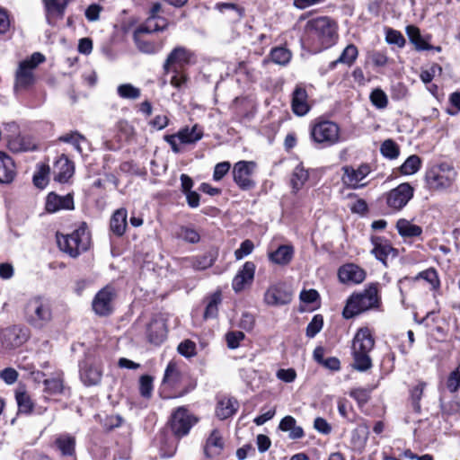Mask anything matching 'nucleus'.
<instances>
[{
	"label": "nucleus",
	"mask_w": 460,
	"mask_h": 460,
	"mask_svg": "<svg viewBox=\"0 0 460 460\" xmlns=\"http://www.w3.org/2000/svg\"><path fill=\"white\" fill-rule=\"evenodd\" d=\"M305 31L315 52L333 46L339 37L337 23L327 16L309 20L305 25Z\"/></svg>",
	"instance_id": "f257e3e1"
},
{
	"label": "nucleus",
	"mask_w": 460,
	"mask_h": 460,
	"mask_svg": "<svg viewBox=\"0 0 460 460\" xmlns=\"http://www.w3.org/2000/svg\"><path fill=\"white\" fill-rule=\"evenodd\" d=\"M375 339L367 327L360 328L352 341V367L358 372H366L372 367L370 352L374 349Z\"/></svg>",
	"instance_id": "f03ea898"
},
{
	"label": "nucleus",
	"mask_w": 460,
	"mask_h": 460,
	"mask_svg": "<svg viewBox=\"0 0 460 460\" xmlns=\"http://www.w3.org/2000/svg\"><path fill=\"white\" fill-rule=\"evenodd\" d=\"M377 284H371L363 292L352 295L343 310V316L347 319L367 310L377 307L379 305Z\"/></svg>",
	"instance_id": "7ed1b4c3"
},
{
	"label": "nucleus",
	"mask_w": 460,
	"mask_h": 460,
	"mask_svg": "<svg viewBox=\"0 0 460 460\" xmlns=\"http://www.w3.org/2000/svg\"><path fill=\"white\" fill-rule=\"evenodd\" d=\"M59 248L71 257H77L88 250L91 244V236L86 224L83 223L77 229L69 234L57 235Z\"/></svg>",
	"instance_id": "20e7f679"
},
{
	"label": "nucleus",
	"mask_w": 460,
	"mask_h": 460,
	"mask_svg": "<svg viewBox=\"0 0 460 460\" xmlns=\"http://www.w3.org/2000/svg\"><path fill=\"white\" fill-rule=\"evenodd\" d=\"M26 322L34 328L41 329L52 319L50 303L42 296L31 298L24 308Z\"/></svg>",
	"instance_id": "39448f33"
},
{
	"label": "nucleus",
	"mask_w": 460,
	"mask_h": 460,
	"mask_svg": "<svg viewBox=\"0 0 460 460\" xmlns=\"http://www.w3.org/2000/svg\"><path fill=\"white\" fill-rule=\"evenodd\" d=\"M45 61V57L40 52H34L30 58L19 63L15 72L14 90L26 89L34 84V69Z\"/></svg>",
	"instance_id": "423d86ee"
},
{
	"label": "nucleus",
	"mask_w": 460,
	"mask_h": 460,
	"mask_svg": "<svg viewBox=\"0 0 460 460\" xmlns=\"http://www.w3.org/2000/svg\"><path fill=\"white\" fill-rule=\"evenodd\" d=\"M456 178L455 168L442 163L432 166L426 173V181L433 189H446L452 185Z\"/></svg>",
	"instance_id": "0eeeda50"
},
{
	"label": "nucleus",
	"mask_w": 460,
	"mask_h": 460,
	"mask_svg": "<svg viewBox=\"0 0 460 460\" xmlns=\"http://www.w3.org/2000/svg\"><path fill=\"white\" fill-rule=\"evenodd\" d=\"M414 189L408 183H401L385 194L387 207L393 211H400L413 198Z\"/></svg>",
	"instance_id": "6e6552de"
},
{
	"label": "nucleus",
	"mask_w": 460,
	"mask_h": 460,
	"mask_svg": "<svg viewBox=\"0 0 460 460\" xmlns=\"http://www.w3.org/2000/svg\"><path fill=\"white\" fill-rule=\"evenodd\" d=\"M342 183L349 189L358 190L365 187L367 182L363 181L371 172L372 169L368 164H361L358 168L350 165L342 167Z\"/></svg>",
	"instance_id": "1a4fd4ad"
},
{
	"label": "nucleus",
	"mask_w": 460,
	"mask_h": 460,
	"mask_svg": "<svg viewBox=\"0 0 460 460\" xmlns=\"http://www.w3.org/2000/svg\"><path fill=\"white\" fill-rule=\"evenodd\" d=\"M293 293L283 282L271 284L265 291L263 301L270 306H282L292 301Z\"/></svg>",
	"instance_id": "9d476101"
},
{
	"label": "nucleus",
	"mask_w": 460,
	"mask_h": 460,
	"mask_svg": "<svg viewBox=\"0 0 460 460\" xmlns=\"http://www.w3.org/2000/svg\"><path fill=\"white\" fill-rule=\"evenodd\" d=\"M311 135L315 142L332 146L339 141L340 128L332 121H320L313 126Z\"/></svg>",
	"instance_id": "9b49d317"
},
{
	"label": "nucleus",
	"mask_w": 460,
	"mask_h": 460,
	"mask_svg": "<svg viewBox=\"0 0 460 460\" xmlns=\"http://www.w3.org/2000/svg\"><path fill=\"white\" fill-rule=\"evenodd\" d=\"M256 164L252 161H239L233 167V178L237 186L243 190H251L255 186L252 179Z\"/></svg>",
	"instance_id": "f8f14e48"
},
{
	"label": "nucleus",
	"mask_w": 460,
	"mask_h": 460,
	"mask_svg": "<svg viewBox=\"0 0 460 460\" xmlns=\"http://www.w3.org/2000/svg\"><path fill=\"white\" fill-rule=\"evenodd\" d=\"M116 291L111 286L102 288L94 296L92 306L94 313L100 316H107L113 311V302Z\"/></svg>",
	"instance_id": "ddd939ff"
},
{
	"label": "nucleus",
	"mask_w": 460,
	"mask_h": 460,
	"mask_svg": "<svg viewBox=\"0 0 460 460\" xmlns=\"http://www.w3.org/2000/svg\"><path fill=\"white\" fill-rule=\"evenodd\" d=\"M196 421L197 420L185 408L180 407L172 414V431L178 438L186 436Z\"/></svg>",
	"instance_id": "4468645a"
},
{
	"label": "nucleus",
	"mask_w": 460,
	"mask_h": 460,
	"mask_svg": "<svg viewBox=\"0 0 460 460\" xmlns=\"http://www.w3.org/2000/svg\"><path fill=\"white\" fill-rule=\"evenodd\" d=\"M193 57L194 54L190 49L182 46L175 47L167 56L163 69L165 74H168L173 66L182 67L189 65Z\"/></svg>",
	"instance_id": "2eb2a0df"
},
{
	"label": "nucleus",
	"mask_w": 460,
	"mask_h": 460,
	"mask_svg": "<svg viewBox=\"0 0 460 460\" xmlns=\"http://www.w3.org/2000/svg\"><path fill=\"white\" fill-rule=\"evenodd\" d=\"M256 266L252 261H246L234 276L232 288L238 293L252 283Z\"/></svg>",
	"instance_id": "dca6fc26"
},
{
	"label": "nucleus",
	"mask_w": 460,
	"mask_h": 460,
	"mask_svg": "<svg viewBox=\"0 0 460 460\" xmlns=\"http://www.w3.org/2000/svg\"><path fill=\"white\" fill-rule=\"evenodd\" d=\"M371 243L373 245L371 253L385 265L386 264V260L389 256H397V250L393 248L390 243L384 237L372 236Z\"/></svg>",
	"instance_id": "f3484780"
},
{
	"label": "nucleus",
	"mask_w": 460,
	"mask_h": 460,
	"mask_svg": "<svg viewBox=\"0 0 460 460\" xmlns=\"http://www.w3.org/2000/svg\"><path fill=\"white\" fill-rule=\"evenodd\" d=\"M75 172V165L65 155H62L53 165L54 180L66 182Z\"/></svg>",
	"instance_id": "a211bd4d"
},
{
	"label": "nucleus",
	"mask_w": 460,
	"mask_h": 460,
	"mask_svg": "<svg viewBox=\"0 0 460 460\" xmlns=\"http://www.w3.org/2000/svg\"><path fill=\"white\" fill-rule=\"evenodd\" d=\"M45 207L49 213H55L60 209H74L73 196L71 194L59 196L51 192L47 196Z\"/></svg>",
	"instance_id": "6ab92c4d"
},
{
	"label": "nucleus",
	"mask_w": 460,
	"mask_h": 460,
	"mask_svg": "<svg viewBox=\"0 0 460 460\" xmlns=\"http://www.w3.org/2000/svg\"><path fill=\"white\" fill-rule=\"evenodd\" d=\"M338 276L342 283H361L366 278V272L356 264L349 263L340 268Z\"/></svg>",
	"instance_id": "aec40b11"
},
{
	"label": "nucleus",
	"mask_w": 460,
	"mask_h": 460,
	"mask_svg": "<svg viewBox=\"0 0 460 460\" xmlns=\"http://www.w3.org/2000/svg\"><path fill=\"white\" fill-rule=\"evenodd\" d=\"M145 33V31L137 28L134 31L133 40L137 46V49L140 52L147 55H154L158 53L164 47L163 43L146 40L144 38Z\"/></svg>",
	"instance_id": "412c9836"
},
{
	"label": "nucleus",
	"mask_w": 460,
	"mask_h": 460,
	"mask_svg": "<svg viewBox=\"0 0 460 460\" xmlns=\"http://www.w3.org/2000/svg\"><path fill=\"white\" fill-rule=\"evenodd\" d=\"M291 106L293 112L297 116H304L309 111L308 95L305 89L302 86L295 88L292 94Z\"/></svg>",
	"instance_id": "4be33fe9"
},
{
	"label": "nucleus",
	"mask_w": 460,
	"mask_h": 460,
	"mask_svg": "<svg viewBox=\"0 0 460 460\" xmlns=\"http://www.w3.org/2000/svg\"><path fill=\"white\" fill-rule=\"evenodd\" d=\"M8 147L12 152L19 153L35 150L37 145L32 137L17 135L9 140Z\"/></svg>",
	"instance_id": "5701e85b"
},
{
	"label": "nucleus",
	"mask_w": 460,
	"mask_h": 460,
	"mask_svg": "<svg viewBox=\"0 0 460 460\" xmlns=\"http://www.w3.org/2000/svg\"><path fill=\"white\" fill-rule=\"evenodd\" d=\"M102 372L97 366L84 363L80 369V378L85 385H96L101 382Z\"/></svg>",
	"instance_id": "b1692460"
},
{
	"label": "nucleus",
	"mask_w": 460,
	"mask_h": 460,
	"mask_svg": "<svg viewBox=\"0 0 460 460\" xmlns=\"http://www.w3.org/2000/svg\"><path fill=\"white\" fill-rule=\"evenodd\" d=\"M224 448V440L220 431L213 429L208 436L205 445V454L208 457L218 456Z\"/></svg>",
	"instance_id": "393cba45"
},
{
	"label": "nucleus",
	"mask_w": 460,
	"mask_h": 460,
	"mask_svg": "<svg viewBox=\"0 0 460 460\" xmlns=\"http://www.w3.org/2000/svg\"><path fill=\"white\" fill-rule=\"evenodd\" d=\"M15 176V166L13 159L0 151V182L10 183Z\"/></svg>",
	"instance_id": "a878e982"
},
{
	"label": "nucleus",
	"mask_w": 460,
	"mask_h": 460,
	"mask_svg": "<svg viewBox=\"0 0 460 460\" xmlns=\"http://www.w3.org/2000/svg\"><path fill=\"white\" fill-rule=\"evenodd\" d=\"M239 407L238 402L234 398L224 397L217 402L216 408L217 417L226 420L233 416Z\"/></svg>",
	"instance_id": "bb28decb"
},
{
	"label": "nucleus",
	"mask_w": 460,
	"mask_h": 460,
	"mask_svg": "<svg viewBox=\"0 0 460 460\" xmlns=\"http://www.w3.org/2000/svg\"><path fill=\"white\" fill-rule=\"evenodd\" d=\"M167 335L165 324L162 321L155 320L150 323L147 329L148 340L155 345L161 344Z\"/></svg>",
	"instance_id": "cd10ccee"
},
{
	"label": "nucleus",
	"mask_w": 460,
	"mask_h": 460,
	"mask_svg": "<svg viewBox=\"0 0 460 460\" xmlns=\"http://www.w3.org/2000/svg\"><path fill=\"white\" fill-rule=\"evenodd\" d=\"M128 212L121 208L117 209L111 218V230L118 236L124 234L127 228Z\"/></svg>",
	"instance_id": "c85d7f7f"
},
{
	"label": "nucleus",
	"mask_w": 460,
	"mask_h": 460,
	"mask_svg": "<svg viewBox=\"0 0 460 460\" xmlns=\"http://www.w3.org/2000/svg\"><path fill=\"white\" fill-rule=\"evenodd\" d=\"M294 255V249L291 245H280L276 251L269 253L271 262L278 265L288 264Z\"/></svg>",
	"instance_id": "c756f323"
},
{
	"label": "nucleus",
	"mask_w": 460,
	"mask_h": 460,
	"mask_svg": "<svg viewBox=\"0 0 460 460\" xmlns=\"http://www.w3.org/2000/svg\"><path fill=\"white\" fill-rule=\"evenodd\" d=\"M184 378L175 361H170L164 371L163 383L171 387H176Z\"/></svg>",
	"instance_id": "7c9ffc66"
},
{
	"label": "nucleus",
	"mask_w": 460,
	"mask_h": 460,
	"mask_svg": "<svg viewBox=\"0 0 460 460\" xmlns=\"http://www.w3.org/2000/svg\"><path fill=\"white\" fill-rule=\"evenodd\" d=\"M358 55V48L354 44H349L341 52L340 57L329 64L331 70L334 69L338 64L352 66Z\"/></svg>",
	"instance_id": "2f4dec72"
},
{
	"label": "nucleus",
	"mask_w": 460,
	"mask_h": 460,
	"mask_svg": "<svg viewBox=\"0 0 460 460\" xmlns=\"http://www.w3.org/2000/svg\"><path fill=\"white\" fill-rule=\"evenodd\" d=\"M203 137V130L199 125L192 128H184L178 132V139L181 144H194Z\"/></svg>",
	"instance_id": "473e14b6"
},
{
	"label": "nucleus",
	"mask_w": 460,
	"mask_h": 460,
	"mask_svg": "<svg viewBox=\"0 0 460 460\" xmlns=\"http://www.w3.org/2000/svg\"><path fill=\"white\" fill-rule=\"evenodd\" d=\"M396 229L398 234L404 238L418 237L422 234V228L420 226L414 225L405 218L397 221Z\"/></svg>",
	"instance_id": "72a5a7b5"
},
{
	"label": "nucleus",
	"mask_w": 460,
	"mask_h": 460,
	"mask_svg": "<svg viewBox=\"0 0 460 460\" xmlns=\"http://www.w3.org/2000/svg\"><path fill=\"white\" fill-rule=\"evenodd\" d=\"M55 445L64 456H72L75 452V440L69 435H60L55 440Z\"/></svg>",
	"instance_id": "f704fd0d"
},
{
	"label": "nucleus",
	"mask_w": 460,
	"mask_h": 460,
	"mask_svg": "<svg viewBox=\"0 0 460 460\" xmlns=\"http://www.w3.org/2000/svg\"><path fill=\"white\" fill-rule=\"evenodd\" d=\"M58 140L72 145L80 154L83 153L82 146L87 144V139L77 131L64 134L59 137Z\"/></svg>",
	"instance_id": "c9c22d12"
},
{
	"label": "nucleus",
	"mask_w": 460,
	"mask_h": 460,
	"mask_svg": "<svg viewBox=\"0 0 460 460\" xmlns=\"http://www.w3.org/2000/svg\"><path fill=\"white\" fill-rule=\"evenodd\" d=\"M369 435L368 427L366 425H359L352 431L351 442L353 446L361 449L365 447Z\"/></svg>",
	"instance_id": "e433bc0d"
},
{
	"label": "nucleus",
	"mask_w": 460,
	"mask_h": 460,
	"mask_svg": "<svg viewBox=\"0 0 460 460\" xmlns=\"http://www.w3.org/2000/svg\"><path fill=\"white\" fill-rule=\"evenodd\" d=\"M270 58L272 62L280 66H286L289 63L292 53L289 49L284 47H276L270 51Z\"/></svg>",
	"instance_id": "4c0bfd02"
},
{
	"label": "nucleus",
	"mask_w": 460,
	"mask_h": 460,
	"mask_svg": "<svg viewBox=\"0 0 460 460\" xmlns=\"http://www.w3.org/2000/svg\"><path fill=\"white\" fill-rule=\"evenodd\" d=\"M160 22H162L161 25H158L156 23L155 18L153 17H147L146 22L137 27V29L146 32V33H153L157 31H163L167 29L169 25V22L167 19H160Z\"/></svg>",
	"instance_id": "58836bf2"
},
{
	"label": "nucleus",
	"mask_w": 460,
	"mask_h": 460,
	"mask_svg": "<svg viewBox=\"0 0 460 460\" xmlns=\"http://www.w3.org/2000/svg\"><path fill=\"white\" fill-rule=\"evenodd\" d=\"M48 15H64L68 0H43Z\"/></svg>",
	"instance_id": "ea45409f"
},
{
	"label": "nucleus",
	"mask_w": 460,
	"mask_h": 460,
	"mask_svg": "<svg viewBox=\"0 0 460 460\" xmlns=\"http://www.w3.org/2000/svg\"><path fill=\"white\" fill-rule=\"evenodd\" d=\"M406 33L410 40L415 45V48L418 50H425L429 49V44L421 38L420 30L417 27L413 25L407 26Z\"/></svg>",
	"instance_id": "a19ab883"
},
{
	"label": "nucleus",
	"mask_w": 460,
	"mask_h": 460,
	"mask_svg": "<svg viewBox=\"0 0 460 460\" xmlns=\"http://www.w3.org/2000/svg\"><path fill=\"white\" fill-rule=\"evenodd\" d=\"M15 398L21 413L29 414L32 411L34 404L31 396L26 392H17Z\"/></svg>",
	"instance_id": "79ce46f5"
},
{
	"label": "nucleus",
	"mask_w": 460,
	"mask_h": 460,
	"mask_svg": "<svg viewBox=\"0 0 460 460\" xmlns=\"http://www.w3.org/2000/svg\"><path fill=\"white\" fill-rule=\"evenodd\" d=\"M420 163V158L416 155H412L401 165L400 172L404 175H411L419 171Z\"/></svg>",
	"instance_id": "37998d69"
},
{
	"label": "nucleus",
	"mask_w": 460,
	"mask_h": 460,
	"mask_svg": "<svg viewBox=\"0 0 460 460\" xmlns=\"http://www.w3.org/2000/svg\"><path fill=\"white\" fill-rule=\"evenodd\" d=\"M118 94L123 99L137 100L140 97L141 91L131 84H122L117 88Z\"/></svg>",
	"instance_id": "c03bdc74"
},
{
	"label": "nucleus",
	"mask_w": 460,
	"mask_h": 460,
	"mask_svg": "<svg viewBox=\"0 0 460 460\" xmlns=\"http://www.w3.org/2000/svg\"><path fill=\"white\" fill-rule=\"evenodd\" d=\"M308 172L302 165L299 164L296 166L291 179L293 188L299 190L308 180Z\"/></svg>",
	"instance_id": "a18cd8bd"
},
{
	"label": "nucleus",
	"mask_w": 460,
	"mask_h": 460,
	"mask_svg": "<svg viewBox=\"0 0 460 460\" xmlns=\"http://www.w3.org/2000/svg\"><path fill=\"white\" fill-rule=\"evenodd\" d=\"M381 154L389 159H395L400 154L398 145L392 139L385 140L380 147Z\"/></svg>",
	"instance_id": "49530a36"
},
{
	"label": "nucleus",
	"mask_w": 460,
	"mask_h": 460,
	"mask_svg": "<svg viewBox=\"0 0 460 460\" xmlns=\"http://www.w3.org/2000/svg\"><path fill=\"white\" fill-rule=\"evenodd\" d=\"M425 386V383L420 382L411 390V400L412 408L418 413L420 411V401L422 398Z\"/></svg>",
	"instance_id": "de8ad7c7"
},
{
	"label": "nucleus",
	"mask_w": 460,
	"mask_h": 460,
	"mask_svg": "<svg viewBox=\"0 0 460 460\" xmlns=\"http://www.w3.org/2000/svg\"><path fill=\"white\" fill-rule=\"evenodd\" d=\"M216 256L212 252H208L200 257H196L193 260L192 266L195 270H206L213 265Z\"/></svg>",
	"instance_id": "09e8293b"
},
{
	"label": "nucleus",
	"mask_w": 460,
	"mask_h": 460,
	"mask_svg": "<svg viewBox=\"0 0 460 460\" xmlns=\"http://www.w3.org/2000/svg\"><path fill=\"white\" fill-rule=\"evenodd\" d=\"M45 391L49 394H60L63 391V379L60 376L44 379Z\"/></svg>",
	"instance_id": "8fccbe9b"
},
{
	"label": "nucleus",
	"mask_w": 460,
	"mask_h": 460,
	"mask_svg": "<svg viewBox=\"0 0 460 460\" xmlns=\"http://www.w3.org/2000/svg\"><path fill=\"white\" fill-rule=\"evenodd\" d=\"M446 386L450 393H456L460 388V363L456 369L449 374Z\"/></svg>",
	"instance_id": "3c124183"
},
{
	"label": "nucleus",
	"mask_w": 460,
	"mask_h": 460,
	"mask_svg": "<svg viewBox=\"0 0 460 460\" xmlns=\"http://www.w3.org/2000/svg\"><path fill=\"white\" fill-rule=\"evenodd\" d=\"M371 390L366 388H354L349 392L351 396L358 404L359 407L364 406L370 398Z\"/></svg>",
	"instance_id": "603ef678"
},
{
	"label": "nucleus",
	"mask_w": 460,
	"mask_h": 460,
	"mask_svg": "<svg viewBox=\"0 0 460 460\" xmlns=\"http://www.w3.org/2000/svg\"><path fill=\"white\" fill-rule=\"evenodd\" d=\"M153 388V378L147 375L142 376L139 379L140 394L149 399L152 396Z\"/></svg>",
	"instance_id": "864d4df0"
},
{
	"label": "nucleus",
	"mask_w": 460,
	"mask_h": 460,
	"mask_svg": "<svg viewBox=\"0 0 460 460\" xmlns=\"http://www.w3.org/2000/svg\"><path fill=\"white\" fill-rule=\"evenodd\" d=\"M370 100L373 105L378 109L385 108L388 103L387 95L381 89H375L370 94Z\"/></svg>",
	"instance_id": "5fc2aeb1"
},
{
	"label": "nucleus",
	"mask_w": 460,
	"mask_h": 460,
	"mask_svg": "<svg viewBox=\"0 0 460 460\" xmlns=\"http://www.w3.org/2000/svg\"><path fill=\"white\" fill-rule=\"evenodd\" d=\"M49 167L47 165H41L33 176V183L40 189H44L48 184V174Z\"/></svg>",
	"instance_id": "6e6d98bb"
},
{
	"label": "nucleus",
	"mask_w": 460,
	"mask_h": 460,
	"mask_svg": "<svg viewBox=\"0 0 460 460\" xmlns=\"http://www.w3.org/2000/svg\"><path fill=\"white\" fill-rule=\"evenodd\" d=\"M178 352L187 358H192L196 355V344L190 340H185L181 341L177 348Z\"/></svg>",
	"instance_id": "4d7b16f0"
},
{
	"label": "nucleus",
	"mask_w": 460,
	"mask_h": 460,
	"mask_svg": "<svg viewBox=\"0 0 460 460\" xmlns=\"http://www.w3.org/2000/svg\"><path fill=\"white\" fill-rule=\"evenodd\" d=\"M323 320L319 314L314 315L306 327V335L310 338L314 337L323 328Z\"/></svg>",
	"instance_id": "13d9d810"
},
{
	"label": "nucleus",
	"mask_w": 460,
	"mask_h": 460,
	"mask_svg": "<svg viewBox=\"0 0 460 460\" xmlns=\"http://www.w3.org/2000/svg\"><path fill=\"white\" fill-rule=\"evenodd\" d=\"M220 303V295L215 294L211 296L206 310L204 312V317L207 318H214L217 314V306Z\"/></svg>",
	"instance_id": "bf43d9fd"
},
{
	"label": "nucleus",
	"mask_w": 460,
	"mask_h": 460,
	"mask_svg": "<svg viewBox=\"0 0 460 460\" xmlns=\"http://www.w3.org/2000/svg\"><path fill=\"white\" fill-rule=\"evenodd\" d=\"M385 39L389 44H394L400 48L405 45V39L402 34L393 29L387 31Z\"/></svg>",
	"instance_id": "052dcab7"
},
{
	"label": "nucleus",
	"mask_w": 460,
	"mask_h": 460,
	"mask_svg": "<svg viewBox=\"0 0 460 460\" xmlns=\"http://www.w3.org/2000/svg\"><path fill=\"white\" fill-rule=\"evenodd\" d=\"M253 249V243L251 240L246 239L240 244V247L237 250H235L234 257L236 260H241L243 257L251 254Z\"/></svg>",
	"instance_id": "680f3d73"
},
{
	"label": "nucleus",
	"mask_w": 460,
	"mask_h": 460,
	"mask_svg": "<svg viewBox=\"0 0 460 460\" xmlns=\"http://www.w3.org/2000/svg\"><path fill=\"white\" fill-rule=\"evenodd\" d=\"M179 234L183 240L190 243H197L200 239L199 234L190 227H181Z\"/></svg>",
	"instance_id": "e2e57ef3"
},
{
	"label": "nucleus",
	"mask_w": 460,
	"mask_h": 460,
	"mask_svg": "<svg viewBox=\"0 0 460 460\" xmlns=\"http://www.w3.org/2000/svg\"><path fill=\"white\" fill-rule=\"evenodd\" d=\"M244 339V333L243 332H230L226 333V340L227 346L230 349H236L239 347L240 341Z\"/></svg>",
	"instance_id": "0e129e2a"
},
{
	"label": "nucleus",
	"mask_w": 460,
	"mask_h": 460,
	"mask_svg": "<svg viewBox=\"0 0 460 460\" xmlns=\"http://www.w3.org/2000/svg\"><path fill=\"white\" fill-rule=\"evenodd\" d=\"M187 81L188 76L183 72L174 69L173 75L171 78L170 84L173 87L181 89L183 85L186 84Z\"/></svg>",
	"instance_id": "69168bd1"
},
{
	"label": "nucleus",
	"mask_w": 460,
	"mask_h": 460,
	"mask_svg": "<svg viewBox=\"0 0 460 460\" xmlns=\"http://www.w3.org/2000/svg\"><path fill=\"white\" fill-rule=\"evenodd\" d=\"M231 164L229 162H221L216 164L213 172V179L220 181L230 170Z\"/></svg>",
	"instance_id": "338daca9"
},
{
	"label": "nucleus",
	"mask_w": 460,
	"mask_h": 460,
	"mask_svg": "<svg viewBox=\"0 0 460 460\" xmlns=\"http://www.w3.org/2000/svg\"><path fill=\"white\" fill-rule=\"evenodd\" d=\"M440 407L443 412L447 414H456L460 411V402L458 400H452L451 402L446 403L440 399Z\"/></svg>",
	"instance_id": "774afa93"
}]
</instances>
